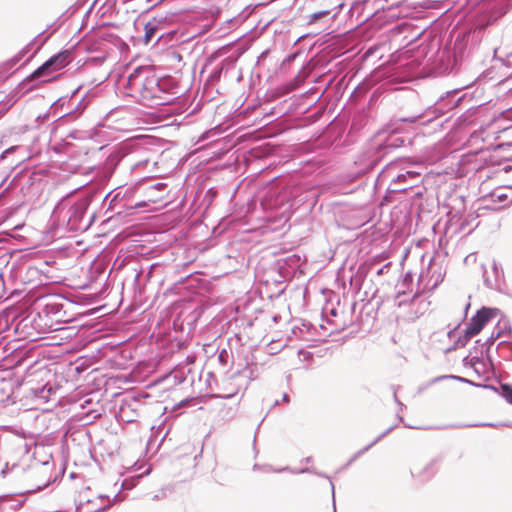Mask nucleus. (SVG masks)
I'll return each mask as SVG.
<instances>
[{"instance_id":"1","label":"nucleus","mask_w":512,"mask_h":512,"mask_svg":"<svg viewBox=\"0 0 512 512\" xmlns=\"http://www.w3.org/2000/svg\"><path fill=\"white\" fill-rule=\"evenodd\" d=\"M469 86L446 91L434 104L422 112L407 117L392 118L382 128L374 132L372 138L375 140V144L365 155L367 163L364 170L373 171L384 156L391 151L411 146L414 137L412 125L426 126L452 111L461 109L462 101L467 97L462 90Z\"/></svg>"},{"instance_id":"2","label":"nucleus","mask_w":512,"mask_h":512,"mask_svg":"<svg viewBox=\"0 0 512 512\" xmlns=\"http://www.w3.org/2000/svg\"><path fill=\"white\" fill-rule=\"evenodd\" d=\"M512 9V0H481L475 7L469 26L455 38L452 56L454 66L478 50L487 28L496 25Z\"/></svg>"},{"instance_id":"3","label":"nucleus","mask_w":512,"mask_h":512,"mask_svg":"<svg viewBox=\"0 0 512 512\" xmlns=\"http://www.w3.org/2000/svg\"><path fill=\"white\" fill-rule=\"evenodd\" d=\"M99 203L100 195L96 187L85 188L69 202L67 208H54L49 232L55 236L62 232L60 237L66 232H86L98 218Z\"/></svg>"},{"instance_id":"4","label":"nucleus","mask_w":512,"mask_h":512,"mask_svg":"<svg viewBox=\"0 0 512 512\" xmlns=\"http://www.w3.org/2000/svg\"><path fill=\"white\" fill-rule=\"evenodd\" d=\"M96 93L92 89L88 90L77 102L71 99V96L65 95L59 97L51 104L54 116H57L51 123L50 135L57 137L64 125L78 119L84 111L90 106Z\"/></svg>"},{"instance_id":"5","label":"nucleus","mask_w":512,"mask_h":512,"mask_svg":"<svg viewBox=\"0 0 512 512\" xmlns=\"http://www.w3.org/2000/svg\"><path fill=\"white\" fill-rule=\"evenodd\" d=\"M181 15L178 11H166L153 16L144 26L143 42L149 44L157 36V42L163 41L165 45L174 46L185 42L183 33L178 29H168L171 24L177 22Z\"/></svg>"},{"instance_id":"6","label":"nucleus","mask_w":512,"mask_h":512,"mask_svg":"<svg viewBox=\"0 0 512 512\" xmlns=\"http://www.w3.org/2000/svg\"><path fill=\"white\" fill-rule=\"evenodd\" d=\"M390 167L391 164H386L377 176V182L390 180L382 199L385 204L401 202L403 200L402 195L408 194V191H413V188L423 182L422 175L418 171L405 170L404 172H398L396 175H391Z\"/></svg>"},{"instance_id":"7","label":"nucleus","mask_w":512,"mask_h":512,"mask_svg":"<svg viewBox=\"0 0 512 512\" xmlns=\"http://www.w3.org/2000/svg\"><path fill=\"white\" fill-rule=\"evenodd\" d=\"M51 67V63L46 60L19 82L16 88L0 101V113L3 114L8 111L25 94L40 88L43 84L59 80L62 74L50 76L54 72Z\"/></svg>"},{"instance_id":"8","label":"nucleus","mask_w":512,"mask_h":512,"mask_svg":"<svg viewBox=\"0 0 512 512\" xmlns=\"http://www.w3.org/2000/svg\"><path fill=\"white\" fill-rule=\"evenodd\" d=\"M164 79L156 77L152 70L146 66H137L127 77L126 88L131 91L130 96L138 95L144 100H154L156 90L165 92Z\"/></svg>"},{"instance_id":"9","label":"nucleus","mask_w":512,"mask_h":512,"mask_svg":"<svg viewBox=\"0 0 512 512\" xmlns=\"http://www.w3.org/2000/svg\"><path fill=\"white\" fill-rule=\"evenodd\" d=\"M424 31L425 29H419L409 21L403 20L385 32V40L390 43V49H393V52H398L417 42Z\"/></svg>"},{"instance_id":"10","label":"nucleus","mask_w":512,"mask_h":512,"mask_svg":"<svg viewBox=\"0 0 512 512\" xmlns=\"http://www.w3.org/2000/svg\"><path fill=\"white\" fill-rule=\"evenodd\" d=\"M185 311L182 310L173 320L169 339L177 349H184L188 346L191 335L195 329V323L200 316L197 312L195 315L184 316Z\"/></svg>"},{"instance_id":"11","label":"nucleus","mask_w":512,"mask_h":512,"mask_svg":"<svg viewBox=\"0 0 512 512\" xmlns=\"http://www.w3.org/2000/svg\"><path fill=\"white\" fill-rule=\"evenodd\" d=\"M290 199L291 193L281 181H276L263 192L260 206L264 210L277 211L289 203Z\"/></svg>"},{"instance_id":"12","label":"nucleus","mask_w":512,"mask_h":512,"mask_svg":"<svg viewBox=\"0 0 512 512\" xmlns=\"http://www.w3.org/2000/svg\"><path fill=\"white\" fill-rule=\"evenodd\" d=\"M371 122L372 119L367 110L357 111L352 117L351 124L343 144L349 146L356 143L359 137L369 131Z\"/></svg>"},{"instance_id":"13","label":"nucleus","mask_w":512,"mask_h":512,"mask_svg":"<svg viewBox=\"0 0 512 512\" xmlns=\"http://www.w3.org/2000/svg\"><path fill=\"white\" fill-rule=\"evenodd\" d=\"M500 314V309L496 307L482 306L471 317L466 325V334L475 337L484 327Z\"/></svg>"},{"instance_id":"14","label":"nucleus","mask_w":512,"mask_h":512,"mask_svg":"<svg viewBox=\"0 0 512 512\" xmlns=\"http://www.w3.org/2000/svg\"><path fill=\"white\" fill-rule=\"evenodd\" d=\"M189 361L190 357L188 356L186 358V363H179L176 365L168 373L161 376L160 382H167L169 387L180 385L185 382H189L192 385L195 380V373Z\"/></svg>"},{"instance_id":"15","label":"nucleus","mask_w":512,"mask_h":512,"mask_svg":"<svg viewBox=\"0 0 512 512\" xmlns=\"http://www.w3.org/2000/svg\"><path fill=\"white\" fill-rule=\"evenodd\" d=\"M502 331L493 332L489 338L483 343L485 348L480 350V356H472V351L462 359L464 367L473 368L475 365L494 367V359L490 354V346L501 336Z\"/></svg>"},{"instance_id":"16","label":"nucleus","mask_w":512,"mask_h":512,"mask_svg":"<svg viewBox=\"0 0 512 512\" xmlns=\"http://www.w3.org/2000/svg\"><path fill=\"white\" fill-rule=\"evenodd\" d=\"M149 204L145 200H139L136 202H119L117 205L109 209L111 215H109L103 223H106L111 220H120L123 221L126 218L135 214L137 209L145 208Z\"/></svg>"},{"instance_id":"17","label":"nucleus","mask_w":512,"mask_h":512,"mask_svg":"<svg viewBox=\"0 0 512 512\" xmlns=\"http://www.w3.org/2000/svg\"><path fill=\"white\" fill-rule=\"evenodd\" d=\"M414 276L413 273L408 271L403 276L401 281L396 285L395 299L398 300V306H404L407 304H413L419 297V292L413 294L411 298H404L407 292L412 291Z\"/></svg>"},{"instance_id":"18","label":"nucleus","mask_w":512,"mask_h":512,"mask_svg":"<svg viewBox=\"0 0 512 512\" xmlns=\"http://www.w3.org/2000/svg\"><path fill=\"white\" fill-rule=\"evenodd\" d=\"M386 33H382L377 38L376 42L369 45L364 54L363 59L368 60L371 58H376L377 60H381L386 53L393 52V49H390V43L385 40Z\"/></svg>"},{"instance_id":"19","label":"nucleus","mask_w":512,"mask_h":512,"mask_svg":"<svg viewBox=\"0 0 512 512\" xmlns=\"http://www.w3.org/2000/svg\"><path fill=\"white\" fill-rule=\"evenodd\" d=\"M445 379L456 380L458 382L465 383V384H468L470 386H474V387H478V388H485V389H489V390H496L494 384L477 383V382H474V381H472V380H470L468 378L462 377V376L449 374V375L437 376V377L431 379L425 386L419 387L418 392L421 393L427 387H429V386H431V385H433V384H435V383H437L439 381L445 380Z\"/></svg>"},{"instance_id":"20","label":"nucleus","mask_w":512,"mask_h":512,"mask_svg":"<svg viewBox=\"0 0 512 512\" xmlns=\"http://www.w3.org/2000/svg\"><path fill=\"white\" fill-rule=\"evenodd\" d=\"M496 328H498V331H502L501 335H503L504 333H508L509 336L512 338V327L509 321L505 323L502 329L499 328V323L497 324ZM497 353L498 356L505 361L512 360V341L504 340L499 342L497 345Z\"/></svg>"},{"instance_id":"21","label":"nucleus","mask_w":512,"mask_h":512,"mask_svg":"<svg viewBox=\"0 0 512 512\" xmlns=\"http://www.w3.org/2000/svg\"><path fill=\"white\" fill-rule=\"evenodd\" d=\"M57 391V388L50 385L49 383H46L41 386H37L30 389V394L32 400L39 402L40 404L47 405L49 401L51 400V396L55 394Z\"/></svg>"},{"instance_id":"22","label":"nucleus","mask_w":512,"mask_h":512,"mask_svg":"<svg viewBox=\"0 0 512 512\" xmlns=\"http://www.w3.org/2000/svg\"><path fill=\"white\" fill-rule=\"evenodd\" d=\"M96 189L99 191V195H100V203L99 205L104 208L106 207L105 209V215L109 213V209L114 207L115 205H117L119 202H125L124 201V196H125V193H122V188H117L111 192H109L108 194H106L104 197H102V192L99 188L96 187Z\"/></svg>"},{"instance_id":"23","label":"nucleus","mask_w":512,"mask_h":512,"mask_svg":"<svg viewBox=\"0 0 512 512\" xmlns=\"http://www.w3.org/2000/svg\"><path fill=\"white\" fill-rule=\"evenodd\" d=\"M51 63L54 72L69 65L73 60V53L69 49H62L47 59Z\"/></svg>"},{"instance_id":"24","label":"nucleus","mask_w":512,"mask_h":512,"mask_svg":"<svg viewBox=\"0 0 512 512\" xmlns=\"http://www.w3.org/2000/svg\"><path fill=\"white\" fill-rule=\"evenodd\" d=\"M302 263L301 257L297 254L287 256L277 260V266L282 273H293L300 268Z\"/></svg>"},{"instance_id":"25","label":"nucleus","mask_w":512,"mask_h":512,"mask_svg":"<svg viewBox=\"0 0 512 512\" xmlns=\"http://www.w3.org/2000/svg\"><path fill=\"white\" fill-rule=\"evenodd\" d=\"M46 31H47V29L40 32L36 37H34L27 45H25L21 49L22 52L27 55L29 53V51L31 50L32 46L37 45L34 52L25 60L24 63L29 62L36 55V53L44 46V44L48 41L51 34L45 35Z\"/></svg>"},{"instance_id":"26","label":"nucleus","mask_w":512,"mask_h":512,"mask_svg":"<svg viewBox=\"0 0 512 512\" xmlns=\"http://www.w3.org/2000/svg\"><path fill=\"white\" fill-rule=\"evenodd\" d=\"M320 96H317L312 103H310L307 107L304 108L302 113L304 114V120L308 122V124H312L317 122L323 116V110L320 107L316 106Z\"/></svg>"},{"instance_id":"27","label":"nucleus","mask_w":512,"mask_h":512,"mask_svg":"<svg viewBox=\"0 0 512 512\" xmlns=\"http://www.w3.org/2000/svg\"><path fill=\"white\" fill-rule=\"evenodd\" d=\"M214 353H217V361L221 366L222 372L226 373L232 367L234 362L232 352L228 351L226 348H217Z\"/></svg>"},{"instance_id":"28","label":"nucleus","mask_w":512,"mask_h":512,"mask_svg":"<svg viewBox=\"0 0 512 512\" xmlns=\"http://www.w3.org/2000/svg\"><path fill=\"white\" fill-rule=\"evenodd\" d=\"M344 6V2H339L333 9H323V10H319V11H316L314 13H312L310 16H309V21H308V25H312V24H315V23H318L320 22L323 18H326L328 17L331 12L334 10V9H337V12H335L333 15H332V19L336 18L337 16V13L339 11H341V9L343 8Z\"/></svg>"},{"instance_id":"29","label":"nucleus","mask_w":512,"mask_h":512,"mask_svg":"<svg viewBox=\"0 0 512 512\" xmlns=\"http://www.w3.org/2000/svg\"><path fill=\"white\" fill-rule=\"evenodd\" d=\"M60 135L65 137L66 140L68 138H71L74 140H87V139L94 138L95 131L94 130L72 129L67 132H61Z\"/></svg>"},{"instance_id":"30","label":"nucleus","mask_w":512,"mask_h":512,"mask_svg":"<svg viewBox=\"0 0 512 512\" xmlns=\"http://www.w3.org/2000/svg\"><path fill=\"white\" fill-rule=\"evenodd\" d=\"M473 338L472 336L466 334V328L463 330L462 334L458 336V338L454 341L453 345L446 348L445 353L448 354L452 351H455L458 348L465 347L469 341Z\"/></svg>"},{"instance_id":"31","label":"nucleus","mask_w":512,"mask_h":512,"mask_svg":"<svg viewBox=\"0 0 512 512\" xmlns=\"http://www.w3.org/2000/svg\"><path fill=\"white\" fill-rule=\"evenodd\" d=\"M495 389L493 390L502 398H504L508 403L512 404V385L509 383H499L498 386L495 385Z\"/></svg>"},{"instance_id":"32","label":"nucleus","mask_w":512,"mask_h":512,"mask_svg":"<svg viewBox=\"0 0 512 512\" xmlns=\"http://www.w3.org/2000/svg\"><path fill=\"white\" fill-rule=\"evenodd\" d=\"M72 143L60 135V141L52 145L51 150L56 154L66 153L71 147Z\"/></svg>"},{"instance_id":"33","label":"nucleus","mask_w":512,"mask_h":512,"mask_svg":"<svg viewBox=\"0 0 512 512\" xmlns=\"http://www.w3.org/2000/svg\"><path fill=\"white\" fill-rule=\"evenodd\" d=\"M407 159L406 158H396L391 161H389L387 164H391L390 167V174L396 175L398 172H404L405 170H408L404 164H406Z\"/></svg>"},{"instance_id":"34","label":"nucleus","mask_w":512,"mask_h":512,"mask_svg":"<svg viewBox=\"0 0 512 512\" xmlns=\"http://www.w3.org/2000/svg\"><path fill=\"white\" fill-rule=\"evenodd\" d=\"M19 62H11V58L0 66V81L5 80L13 74V68Z\"/></svg>"},{"instance_id":"35","label":"nucleus","mask_w":512,"mask_h":512,"mask_svg":"<svg viewBox=\"0 0 512 512\" xmlns=\"http://www.w3.org/2000/svg\"><path fill=\"white\" fill-rule=\"evenodd\" d=\"M368 4V0H359L352 3L349 13L350 16L353 17L355 14L357 15V19H360V15L362 11L365 9Z\"/></svg>"},{"instance_id":"36","label":"nucleus","mask_w":512,"mask_h":512,"mask_svg":"<svg viewBox=\"0 0 512 512\" xmlns=\"http://www.w3.org/2000/svg\"><path fill=\"white\" fill-rule=\"evenodd\" d=\"M294 105V102L290 104V106L287 109H284L282 106L278 107H272L267 113L266 116L268 117H274L275 119L282 117L283 115L293 111L292 106Z\"/></svg>"},{"instance_id":"37","label":"nucleus","mask_w":512,"mask_h":512,"mask_svg":"<svg viewBox=\"0 0 512 512\" xmlns=\"http://www.w3.org/2000/svg\"><path fill=\"white\" fill-rule=\"evenodd\" d=\"M226 73L225 70L223 69V67H221V65L218 63L213 69L212 71L210 72V75L208 77V80L210 82H218L222 75Z\"/></svg>"},{"instance_id":"38","label":"nucleus","mask_w":512,"mask_h":512,"mask_svg":"<svg viewBox=\"0 0 512 512\" xmlns=\"http://www.w3.org/2000/svg\"><path fill=\"white\" fill-rule=\"evenodd\" d=\"M217 195H218V191L216 188L212 187L206 191L204 198H203V203L205 204V206L207 208L212 205V203L216 199Z\"/></svg>"},{"instance_id":"39","label":"nucleus","mask_w":512,"mask_h":512,"mask_svg":"<svg viewBox=\"0 0 512 512\" xmlns=\"http://www.w3.org/2000/svg\"><path fill=\"white\" fill-rule=\"evenodd\" d=\"M236 62H237L236 58H234L233 56H228V57L224 58L223 60H221L219 62V64L221 65V67H223V69L227 73L229 70L235 68Z\"/></svg>"},{"instance_id":"40","label":"nucleus","mask_w":512,"mask_h":512,"mask_svg":"<svg viewBox=\"0 0 512 512\" xmlns=\"http://www.w3.org/2000/svg\"><path fill=\"white\" fill-rule=\"evenodd\" d=\"M444 276H445V272L444 273H442L441 271L433 272V274L431 275V279H433V284L428 289L430 291H432L435 288H437L443 282Z\"/></svg>"},{"instance_id":"41","label":"nucleus","mask_w":512,"mask_h":512,"mask_svg":"<svg viewBox=\"0 0 512 512\" xmlns=\"http://www.w3.org/2000/svg\"><path fill=\"white\" fill-rule=\"evenodd\" d=\"M51 117L55 116L53 109L50 107L48 111L36 117L35 121L37 122V128H39L42 123L49 120Z\"/></svg>"},{"instance_id":"42","label":"nucleus","mask_w":512,"mask_h":512,"mask_svg":"<svg viewBox=\"0 0 512 512\" xmlns=\"http://www.w3.org/2000/svg\"><path fill=\"white\" fill-rule=\"evenodd\" d=\"M494 78V68L490 67L484 70L477 78L476 81H486Z\"/></svg>"},{"instance_id":"43","label":"nucleus","mask_w":512,"mask_h":512,"mask_svg":"<svg viewBox=\"0 0 512 512\" xmlns=\"http://www.w3.org/2000/svg\"><path fill=\"white\" fill-rule=\"evenodd\" d=\"M425 192V188L419 187V185L416 188H413V191H408V194H406L411 199H417L422 198Z\"/></svg>"},{"instance_id":"44","label":"nucleus","mask_w":512,"mask_h":512,"mask_svg":"<svg viewBox=\"0 0 512 512\" xmlns=\"http://www.w3.org/2000/svg\"><path fill=\"white\" fill-rule=\"evenodd\" d=\"M490 197L492 199L493 202H499V203H503V202H506L509 198L508 194L507 193H498V192H492L490 194Z\"/></svg>"},{"instance_id":"45","label":"nucleus","mask_w":512,"mask_h":512,"mask_svg":"<svg viewBox=\"0 0 512 512\" xmlns=\"http://www.w3.org/2000/svg\"><path fill=\"white\" fill-rule=\"evenodd\" d=\"M136 191H137V188H135V187H128L126 189L122 188V193H125L124 201H126V202H134L133 201V196L136 193Z\"/></svg>"},{"instance_id":"46","label":"nucleus","mask_w":512,"mask_h":512,"mask_svg":"<svg viewBox=\"0 0 512 512\" xmlns=\"http://www.w3.org/2000/svg\"><path fill=\"white\" fill-rule=\"evenodd\" d=\"M492 271L494 273L496 281L499 279L500 276L504 277V272H503L502 266L500 264H498L496 261H493Z\"/></svg>"},{"instance_id":"47","label":"nucleus","mask_w":512,"mask_h":512,"mask_svg":"<svg viewBox=\"0 0 512 512\" xmlns=\"http://www.w3.org/2000/svg\"><path fill=\"white\" fill-rule=\"evenodd\" d=\"M476 112H477L476 106L470 107L460 116V118L463 121H468L470 119V117H472L476 114Z\"/></svg>"},{"instance_id":"48","label":"nucleus","mask_w":512,"mask_h":512,"mask_svg":"<svg viewBox=\"0 0 512 512\" xmlns=\"http://www.w3.org/2000/svg\"><path fill=\"white\" fill-rule=\"evenodd\" d=\"M298 355L302 357V360L303 361H313L314 359V353L311 352V351H307V350H303V349H300L298 351Z\"/></svg>"},{"instance_id":"49","label":"nucleus","mask_w":512,"mask_h":512,"mask_svg":"<svg viewBox=\"0 0 512 512\" xmlns=\"http://www.w3.org/2000/svg\"><path fill=\"white\" fill-rule=\"evenodd\" d=\"M363 277L362 276H354L350 279L351 286H354L357 291H359L362 287Z\"/></svg>"},{"instance_id":"50","label":"nucleus","mask_w":512,"mask_h":512,"mask_svg":"<svg viewBox=\"0 0 512 512\" xmlns=\"http://www.w3.org/2000/svg\"><path fill=\"white\" fill-rule=\"evenodd\" d=\"M182 284H183V281L174 283L172 286L167 288L165 294H168V293L169 294H178L179 290L181 289Z\"/></svg>"},{"instance_id":"51","label":"nucleus","mask_w":512,"mask_h":512,"mask_svg":"<svg viewBox=\"0 0 512 512\" xmlns=\"http://www.w3.org/2000/svg\"><path fill=\"white\" fill-rule=\"evenodd\" d=\"M257 205V200L254 198H249L246 202V210L245 214L252 213Z\"/></svg>"},{"instance_id":"52","label":"nucleus","mask_w":512,"mask_h":512,"mask_svg":"<svg viewBox=\"0 0 512 512\" xmlns=\"http://www.w3.org/2000/svg\"><path fill=\"white\" fill-rule=\"evenodd\" d=\"M45 311L47 314H56L59 312V305L58 304H47L45 306Z\"/></svg>"},{"instance_id":"53","label":"nucleus","mask_w":512,"mask_h":512,"mask_svg":"<svg viewBox=\"0 0 512 512\" xmlns=\"http://www.w3.org/2000/svg\"><path fill=\"white\" fill-rule=\"evenodd\" d=\"M483 343L484 342H482L481 339H477L474 343V346L470 349V351H472V353L477 354L478 352H480L482 348H485V346H483Z\"/></svg>"},{"instance_id":"54","label":"nucleus","mask_w":512,"mask_h":512,"mask_svg":"<svg viewBox=\"0 0 512 512\" xmlns=\"http://www.w3.org/2000/svg\"><path fill=\"white\" fill-rule=\"evenodd\" d=\"M261 5H263V3H259V4H256V5H248V6L244 9V11L242 12V14H244V17H247L248 15H250L251 13H253V12L256 10V8H257L258 6H261Z\"/></svg>"},{"instance_id":"55","label":"nucleus","mask_w":512,"mask_h":512,"mask_svg":"<svg viewBox=\"0 0 512 512\" xmlns=\"http://www.w3.org/2000/svg\"><path fill=\"white\" fill-rule=\"evenodd\" d=\"M29 410H39V411H41L43 413H49L51 411V408L48 405L47 406H40V405H38V406L31 407Z\"/></svg>"},{"instance_id":"56","label":"nucleus","mask_w":512,"mask_h":512,"mask_svg":"<svg viewBox=\"0 0 512 512\" xmlns=\"http://www.w3.org/2000/svg\"><path fill=\"white\" fill-rule=\"evenodd\" d=\"M485 368L486 366H483L482 369H480L477 365H475L472 369L474 371V373L478 376V377H482L485 373ZM487 368H491L490 366H487Z\"/></svg>"},{"instance_id":"57","label":"nucleus","mask_w":512,"mask_h":512,"mask_svg":"<svg viewBox=\"0 0 512 512\" xmlns=\"http://www.w3.org/2000/svg\"><path fill=\"white\" fill-rule=\"evenodd\" d=\"M83 86H84V85H83V84H81V85L77 86V87H76V88L71 92V94H70L69 96H71V99H73V101H75V102H76V98H77V96H78L79 92L82 90Z\"/></svg>"},{"instance_id":"58","label":"nucleus","mask_w":512,"mask_h":512,"mask_svg":"<svg viewBox=\"0 0 512 512\" xmlns=\"http://www.w3.org/2000/svg\"><path fill=\"white\" fill-rule=\"evenodd\" d=\"M83 86H84V85H83V84H81V85L77 86V87H76V88L71 92V94H70L69 96H71V99H73V101H75V102H76V98H77V96H78L79 92L82 90Z\"/></svg>"},{"instance_id":"59","label":"nucleus","mask_w":512,"mask_h":512,"mask_svg":"<svg viewBox=\"0 0 512 512\" xmlns=\"http://www.w3.org/2000/svg\"><path fill=\"white\" fill-rule=\"evenodd\" d=\"M25 56L26 54H24L22 50H20L17 54L11 57V62H20Z\"/></svg>"},{"instance_id":"60","label":"nucleus","mask_w":512,"mask_h":512,"mask_svg":"<svg viewBox=\"0 0 512 512\" xmlns=\"http://www.w3.org/2000/svg\"><path fill=\"white\" fill-rule=\"evenodd\" d=\"M302 326L306 329L307 332L311 333L312 330L316 331L315 326L309 321H303Z\"/></svg>"},{"instance_id":"61","label":"nucleus","mask_w":512,"mask_h":512,"mask_svg":"<svg viewBox=\"0 0 512 512\" xmlns=\"http://www.w3.org/2000/svg\"><path fill=\"white\" fill-rule=\"evenodd\" d=\"M268 55V50L263 51L259 57L257 58V64H259L263 59H265Z\"/></svg>"},{"instance_id":"62","label":"nucleus","mask_w":512,"mask_h":512,"mask_svg":"<svg viewBox=\"0 0 512 512\" xmlns=\"http://www.w3.org/2000/svg\"><path fill=\"white\" fill-rule=\"evenodd\" d=\"M459 326H460V323H459L456 327H454L453 329H451V330L447 333V335H448V337H449V338H452V337H454V336H455V334H456L457 329H458V327H459Z\"/></svg>"},{"instance_id":"63","label":"nucleus","mask_w":512,"mask_h":512,"mask_svg":"<svg viewBox=\"0 0 512 512\" xmlns=\"http://www.w3.org/2000/svg\"><path fill=\"white\" fill-rule=\"evenodd\" d=\"M505 206H499V207H493V206H485L483 209L490 210V211H499L500 209L504 208Z\"/></svg>"},{"instance_id":"64","label":"nucleus","mask_w":512,"mask_h":512,"mask_svg":"<svg viewBox=\"0 0 512 512\" xmlns=\"http://www.w3.org/2000/svg\"><path fill=\"white\" fill-rule=\"evenodd\" d=\"M321 32V30L317 31V32H314V33H307V34H303L302 36H300L298 38V41L303 39V38H306V37H310V36H316L318 35L319 33Z\"/></svg>"}]
</instances>
